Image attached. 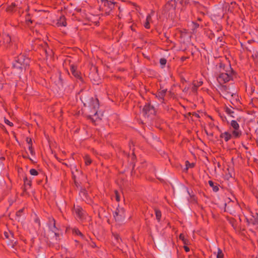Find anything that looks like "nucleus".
Returning <instances> with one entry per match:
<instances>
[{
	"label": "nucleus",
	"instance_id": "obj_1",
	"mask_svg": "<svg viewBox=\"0 0 258 258\" xmlns=\"http://www.w3.org/2000/svg\"><path fill=\"white\" fill-rule=\"evenodd\" d=\"M29 63V59L23 55H19L13 62V67L16 73H21Z\"/></svg>",
	"mask_w": 258,
	"mask_h": 258
},
{
	"label": "nucleus",
	"instance_id": "obj_2",
	"mask_svg": "<svg viewBox=\"0 0 258 258\" xmlns=\"http://www.w3.org/2000/svg\"><path fill=\"white\" fill-rule=\"evenodd\" d=\"M220 71L219 74L217 76V81L222 84L228 82L231 78V68L230 66H228L225 68L224 65L220 64Z\"/></svg>",
	"mask_w": 258,
	"mask_h": 258
},
{
	"label": "nucleus",
	"instance_id": "obj_3",
	"mask_svg": "<svg viewBox=\"0 0 258 258\" xmlns=\"http://www.w3.org/2000/svg\"><path fill=\"white\" fill-rule=\"evenodd\" d=\"M230 126L233 129L232 131L233 137L237 138L241 135V132L239 130V125L237 121L232 120L230 122Z\"/></svg>",
	"mask_w": 258,
	"mask_h": 258
},
{
	"label": "nucleus",
	"instance_id": "obj_4",
	"mask_svg": "<svg viewBox=\"0 0 258 258\" xmlns=\"http://www.w3.org/2000/svg\"><path fill=\"white\" fill-rule=\"evenodd\" d=\"M175 3V1L171 0L168 2L164 7L165 12L168 13L169 15H171V17L175 14V10L176 8H177Z\"/></svg>",
	"mask_w": 258,
	"mask_h": 258
},
{
	"label": "nucleus",
	"instance_id": "obj_5",
	"mask_svg": "<svg viewBox=\"0 0 258 258\" xmlns=\"http://www.w3.org/2000/svg\"><path fill=\"white\" fill-rule=\"evenodd\" d=\"M114 218L116 222H121L125 219L124 210L122 208L116 209L113 214Z\"/></svg>",
	"mask_w": 258,
	"mask_h": 258
},
{
	"label": "nucleus",
	"instance_id": "obj_6",
	"mask_svg": "<svg viewBox=\"0 0 258 258\" xmlns=\"http://www.w3.org/2000/svg\"><path fill=\"white\" fill-rule=\"evenodd\" d=\"M90 107L91 108L90 111L91 114H90V116H96L99 108V102L97 99H91Z\"/></svg>",
	"mask_w": 258,
	"mask_h": 258
},
{
	"label": "nucleus",
	"instance_id": "obj_7",
	"mask_svg": "<svg viewBox=\"0 0 258 258\" xmlns=\"http://www.w3.org/2000/svg\"><path fill=\"white\" fill-rule=\"evenodd\" d=\"M246 219L249 225L258 224V214L256 213H251L246 217Z\"/></svg>",
	"mask_w": 258,
	"mask_h": 258
},
{
	"label": "nucleus",
	"instance_id": "obj_8",
	"mask_svg": "<svg viewBox=\"0 0 258 258\" xmlns=\"http://www.w3.org/2000/svg\"><path fill=\"white\" fill-rule=\"evenodd\" d=\"M142 113L143 115L148 117L151 114H154L155 110L153 106H151L150 104H148L144 106Z\"/></svg>",
	"mask_w": 258,
	"mask_h": 258
},
{
	"label": "nucleus",
	"instance_id": "obj_9",
	"mask_svg": "<svg viewBox=\"0 0 258 258\" xmlns=\"http://www.w3.org/2000/svg\"><path fill=\"white\" fill-rule=\"evenodd\" d=\"M114 4L113 3L108 1H104L103 2L102 9L105 11L106 13H108L110 10L114 8Z\"/></svg>",
	"mask_w": 258,
	"mask_h": 258
},
{
	"label": "nucleus",
	"instance_id": "obj_10",
	"mask_svg": "<svg viewBox=\"0 0 258 258\" xmlns=\"http://www.w3.org/2000/svg\"><path fill=\"white\" fill-rule=\"evenodd\" d=\"M154 15V11H152L151 13L147 16L146 22H145L144 26L146 29L150 28V24L154 23V21L152 19V17Z\"/></svg>",
	"mask_w": 258,
	"mask_h": 258
},
{
	"label": "nucleus",
	"instance_id": "obj_11",
	"mask_svg": "<svg viewBox=\"0 0 258 258\" xmlns=\"http://www.w3.org/2000/svg\"><path fill=\"white\" fill-rule=\"evenodd\" d=\"M4 235L6 238L10 239L11 243H9V244L11 245L12 247H14V244L16 243V241H15L13 233L11 232H5L4 233Z\"/></svg>",
	"mask_w": 258,
	"mask_h": 258
},
{
	"label": "nucleus",
	"instance_id": "obj_12",
	"mask_svg": "<svg viewBox=\"0 0 258 258\" xmlns=\"http://www.w3.org/2000/svg\"><path fill=\"white\" fill-rule=\"evenodd\" d=\"M74 212L75 213L77 217L81 219L83 218V215L84 214V212L82 208L79 206H77L75 207Z\"/></svg>",
	"mask_w": 258,
	"mask_h": 258
},
{
	"label": "nucleus",
	"instance_id": "obj_13",
	"mask_svg": "<svg viewBox=\"0 0 258 258\" xmlns=\"http://www.w3.org/2000/svg\"><path fill=\"white\" fill-rule=\"evenodd\" d=\"M177 8L182 10L183 7L188 3V0H174Z\"/></svg>",
	"mask_w": 258,
	"mask_h": 258
},
{
	"label": "nucleus",
	"instance_id": "obj_14",
	"mask_svg": "<svg viewBox=\"0 0 258 258\" xmlns=\"http://www.w3.org/2000/svg\"><path fill=\"white\" fill-rule=\"evenodd\" d=\"M166 91L167 89H160L156 95V96L160 99L161 102H163L164 97L166 93Z\"/></svg>",
	"mask_w": 258,
	"mask_h": 258
},
{
	"label": "nucleus",
	"instance_id": "obj_15",
	"mask_svg": "<svg viewBox=\"0 0 258 258\" xmlns=\"http://www.w3.org/2000/svg\"><path fill=\"white\" fill-rule=\"evenodd\" d=\"M56 25L58 27H65L67 26L66 19L63 16H61L58 20L57 22L56 23Z\"/></svg>",
	"mask_w": 258,
	"mask_h": 258
},
{
	"label": "nucleus",
	"instance_id": "obj_16",
	"mask_svg": "<svg viewBox=\"0 0 258 258\" xmlns=\"http://www.w3.org/2000/svg\"><path fill=\"white\" fill-rule=\"evenodd\" d=\"M227 90V88L226 87H224L223 88V90H222V93L223 95H224V97L225 98H229L230 96L232 97L234 95H235V94H234V93L229 92Z\"/></svg>",
	"mask_w": 258,
	"mask_h": 258
},
{
	"label": "nucleus",
	"instance_id": "obj_17",
	"mask_svg": "<svg viewBox=\"0 0 258 258\" xmlns=\"http://www.w3.org/2000/svg\"><path fill=\"white\" fill-rule=\"evenodd\" d=\"M225 112L228 114L230 116L232 117H235V115H234V108H232V107H225Z\"/></svg>",
	"mask_w": 258,
	"mask_h": 258
},
{
	"label": "nucleus",
	"instance_id": "obj_18",
	"mask_svg": "<svg viewBox=\"0 0 258 258\" xmlns=\"http://www.w3.org/2000/svg\"><path fill=\"white\" fill-rule=\"evenodd\" d=\"M232 136H233L232 134L231 135L230 133L226 132L221 135V137L224 139V140L227 142L231 138Z\"/></svg>",
	"mask_w": 258,
	"mask_h": 258
},
{
	"label": "nucleus",
	"instance_id": "obj_19",
	"mask_svg": "<svg viewBox=\"0 0 258 258\" xmlns=\"http://www.w3.org/2000/svg\"><path fill=\"white\" fill-rule=\"evenodd\" d=\"M80 196L83 201L88 202L87 198V192L85 189H83L80 191Z\"/></svg>",
	"mask_w": 258,
	"mask_h": 258
},
{
	"label": "nucleus",
	"instance_id": "obj_20",
	"mask_svg": "<svg viewBox=\"0 0 258 258\" xmlns=\"http://www.w3.org/2000/svg\"><path fill=\"white\" fill-rule=\"evenodd\" d=\"M16 7V5L15 4H12L10 6H8L7 8V11L9 13H12L15 11H16V9H15Z\"/></svg>",
	"mask_w": 258,
	"mask_h": 258
},
{
	"label": "nucleus",
	"instance_id": "obj_21",
	"mask_svg": "<svg viewBox=\"0 0 258 258\" xmlns=\"http://www.w3.org/2000/svg\"><path fill=\"white\" fill-rule=\"evenodd\" d=\"M71 71L73 75L76 77V78H79L80 75L79 73L76 71V68L74 66H71Z\"/></svg>",
	"mask_w": 258,
	"mask_h": 258
},
{
	"label": "nucleus",
	"instance_id": "obj_22",
	"mask_svg": "<svg viewBox=\"0 0 258 258\" xmlns=\"http://www.w3.org/2000/svg\"><path fill=\"white\" fill-rule=\"evenodd\" d=\"M73 233L79 235L82 238H84V236L83 234L80 231V230L77 228H74L73 229Z\"/></svg>",
	"mask_w": 258,
	"mask_h": 258
},
{
	"label": "nucleus",
	"instance_id": "obj_23",
	"mask_svg": "<svg viewBox=\"0 0 258 258\" xmlns=\"http://www.w3.org/2000/svg\"><path fill=\"white\" fill-rule=\"evenodd\" d=\"M179 238L182 241L184 244L187 245L188 244V240L185 238L184 234H180Z\"/></svg>",
	"mask_w": 258,
	"mask_h": 258
},
{
	"label": "nucleus",
	"instance_id": "obj_24",
	"mask_svg": "<svg viewBox=\"0 0 258 258\" xmlns=\"http://www.w3.org/2000/svg\"><path fill=\"white\" fill-rule=\"evenodd\" d=\"M209 184L210 185V186L213 187V190L214 191L216 192L219 190V187L217 186L214 185V183L212 181L209 180Z\"/></svg>",
	"mask_w": 258,
	"mask_h": 258
},
{
	"label": "nucleus",
	"instance_id": "obj_25",
	"mask_svg": "<svg viewBox=\"0 0 258 258\" xmlns=\"http://www.w3.org/2000/svg\"><path fill=\"white\" fill-rule=\"evenodd\" d=\"M224 254L222 250L219 248L217 249V252L216 253L217 258H223Z\"/></svg>",
	"mask_w": 258,
	"mask_h": 258
},
{
	"label": "nucleus",
	"instance_id": "obj_26",
	"mask_svg": "<svg viewBox=\"0 0 258 258\" xmlns=\"http://www.w3.org/2000/svg\"><path fill=\"white\" fill-rule=\"evenodd\" d=\"M203 84V82L200 81L199 82H197V84H196L195 82H194V86L192 87V90L194 91H195L197 89V88L201 86Z\"/></svg>",
	"mask_w": 258,
	"mask_h": 258
},
{
	"label": "nucleus",
	"instance_id": "obj_27",
	"mask_svg": "<svg viewBox=\"0 0 258 258\" xmlns=\"http://www.w3.org/2000/svg\"><path fill=\"white\" fill-rule=\"evenodd\" d=\"M155 215L156 219L158 222H159L161 217V212L158 210H155Z\"/></svg>",
	"mask_w": 258,
	"mask_h": 258
},
{
	"label": "nucleus",
	"instance_id": "obj_28",
	"mask_svg": "<svg viewBox=\"0 0 258 258\" xmlns=\"http://www.w3.org/2000/svg\"><path fill=\"white\" fill-rule=\"evenodd\" d=\"M84 160L85 162V164L86 165H88L91 164L92 161L91 159L89 158V157L88 155H86L84 157Z\"/></svg>",
	"mask_w": 258,
	"mask_h": 258
},
{
	"label": "nucleus",
	"instance_id": "obj_29",
	"mask_svg": "<svg viewBox=\"0 0 258 258\" xmlns=\"http://www.w3.org/2000/svg\"><path fill=\"white\" fill-rule=\"evenodd\" d=\"M4 42L9 43L11 42V37L9 35H6L4 39Z\"/></svg>",
	"mask_w": 258,
	"mask_h": 258
},
{
	"label": "nucleus",
	"instance_id": "obj_30",
	"mask_svg": "<svg viewBox=\"0 0 258 258\" xmlns=\"http://www.w3.org/2000/svg\"><path fill=\"white\" fill-rule=\"evenodd\" d=\"M4 120L5 123L8 124L10 126H12L13 125V123L12 122L10 121L8 119H7L5 117H4Z\"/></svg>",
	"mask_w": 258,
	"mask_h": 258
},
{
	"label": "nucleus",
	"instance_id": "obj_31",
	"mask_svg": "<svg viewBox=\"0 0 258 258\" xmlns=\"http://www.w3.org/2000/svg\"><path fill=\"white\" fill-rule=\"evenodd\" d=\"M30 173L32 175L36 176L38 174V172L35 169H31L30 170Z\"/></svg>",
	"mask_w": 258,
	"mask_h": 258
},
{
	"label": "nucleus",
	"instance_id": "obj_32",
	"mask_svg": "<svg viewBox=\"0 0 258 258\" xmlns=\"http://www.w3.org/2000/svg\"><path fill=\"white\" fill-rule=\"evenodd\" d=\"M23 209H21V210H20L19 211H18L16 213V215L17 218V219H18V220H19V219H20V217H21V213H22V212H23Z\"/></svg>",
	"mask_w": 258,
	"mask_h": 258
},
{
	"label": "nucleus",
	"instance_id": "obj_33",
	"mask_svg": "<svg viewBox=\"0 0 258 258\" xmlns=\"http://www.w3.org/2000/svg\"><path fill=\"white\" fill-rule=\"evenodd\" d=\"M50 222H52V224H53V228H51V230H52V231L53 232H54V233H55V235L56 236H57V234H56V233L55 232V230H54L53 229H53H55V228H55V221H54V220L53 219H52L51 220V221H50Z\"/></svg>",
	"mask_w": 258,
	"mask_h": 258
},
{
	"label": "nucleus",
	"instance_id": "obj_34",
	"mask_svg": "<svg viewBox=\"0 0 258 258\" xmlns=\"http://www.w3.org/2000/svg\"><path fill=\"white\" fill-rule=\"evenodd\" d=\"M186 169H187L189 167H193L194 166V163H190L188 161H186Z\"/></svg>",
	"mask_w": 258,
	"mask_h": 258
},
{
	"label": "nucleus",
	"instance_id": "obj_35",
	"mask_svg": "<svg viewBox=\"0 0 258 258\" xmlns=\"http://www.w3.org/2000/svg\"><path fill=\"white\" fill-rule=\"evenodd\" d=\"M161 65L164 66L166 63V60L165 58H161L160 60Z\"/></svg>",
	"mask_w": 258,
	"mask_h": 258
},
{
	"label": "nucleus",
	"instance_id": "obj_36",
	"mask_svg": "<svg viewBox=\"0 0 258 258\" xmlns=\"http://www.w3.org/2000/svg\"><path fill=\"white\" fill-rule=\"evenodd\" d=\"M26 22L28 25L32 23V21L29 18V16L26 18Z\"/></svg>",
	"mask_w": 258,
	"mask_h": 258
},
{
	"label": "nucleus",
	"instance_id": "obj_37",
	"mask_svg": "<svg viewBox=\"0 0 258 258\" xmlns=\"http://www.w3.org/2000/svg\"><path fill=\"white\" fill-rule=\"evenodd\" d=\"M26 142L29 144V146L30 145H32V141L31 138H26Z\"/></svg>",
	"mask_w": 258,
	"mask_h": 258
},
{
	"label": "nucleus",
	"instance_id": "obj_38",
	"mask_svg": "<svg viewBox=\"0 0 258 258\" xmlns=\"http://www.w3.org/2000/svg\"><path fill=\"white\" fill-rule=\"evenodd\" d=\"M28 149H29V151H30V153L32 155H33V153H34V151H33V149H32V145H29V147H28Z\"/></svg>",
	"mask_w": 258,
	"mask_h": 258
},
{
	"label": "nucleus",
	"instance_id": "obj_39",
	"mask_svg": "<svg viewBox=\"0 0 258 258\" xmlns=\"http://www.w3.org/2000/svg\"><path fill=\"white\" fill-rule=\"evenodd\" d=\"M191 25L194 29H196L199 27V24L194 22H192Z\"/></svg>",
	"mask_w": 258,
	"mask_h": 258
},
{
	"label": "nucleus",
	"instance_id": "obj_40",
	"mask_svg": "<svg viewBox=\"0 0 258 258\" xmlns=\"http://www.w3.org/2000/svg\"><path fill=\"white\" fill-rule=\"evenodd\" d=\"M184 248L186 252H188L189 251V248L186 245L184 246Z\"/></svg>",
	"mask_w": 258,
	"mask_h": 258
},
{
	"label": "nucleus",
	"instance_id": "obj_41",
	"mask_svg": "<svg viewBox=\"0 0 258 258\" xmlns=\"http://www.w3.org/2000/svg\"><path fill=\"white\" fill-rule=\"evenodd\" d=\"M115 194H116V200L117 201H119V196L117 193V192L116 191L115 192Z\"/></svg>",
	"mask_w": 258,
	"mask_h": 258
},
{
	"label": "nucleus",
	"instance_id": "obj_42",
	"mask_svg": "<svg viewBox=\"0 0 258 258\" xmlns=\"http://www.w3.org/2000/svg\"><path fill=\"white\" fill-rule=\"evenodd\" d=\"M254 56H255L256 57H257L258 56V53H255L254 54Z\"/></svg>",
	"mask_w": 258,
	"mask_h": 258
},
{
	"label": "nucleus",
	"instance_id": "obj_43",
	"mask_svg": "<svg viewBox=\"0 0 258 258\" xmlns=\"http://www.w3.org/2000/svg\"><path fill=\"white\" fill-rule=\"evenodd\" d=\"M187 90V89H186V88H185L184 89V90H183V91H184V92H186Z\"/></svg>",
	"mask_w": 258,
	"mask_h": 258
},
{
	"label": "nucleus",
	"instance_id": "obj_44",
	"mask_svg": "<svg viewBox=\"0 0 258 258\" xmlns=\"http://www.w3.org/2000/svg\"><path fill=\"white\" fill-rule=\"evenodd\" d=\"M256 258H258V254H257V256L256 257Z\"/></svg>",
	"mask_w": 258,
	"mask_h": 258
},
{
	"label": "nucleus",
	"instance_id": "obj_45",
	"mask_svg": "<svg viewBox=\"0 0 258 258\" xmlns=\"http://www.w3.org/2000/svg\"><path fill=\"white\" fill-rule=\"evenodd\" d=\"M257 145H258V142H257Z\"/></svg>",
	"mask_w": 258,
	"mask_h": 258
}]
</instances>
